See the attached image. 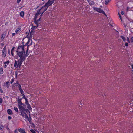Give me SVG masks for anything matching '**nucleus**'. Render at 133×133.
<instances>
[{
  "label": "nucleus",
  "instance_id": "33",
  "mask_svg": "<svg viewBox=\"0 0 133 133\" xmlns=\"http://www.w3.org/2000/svg\"><path fill=\"white\" fill-rule=\"evenodd\" d=\"M23 95H22V96H23V97H22V98H24L25 99H26V98L25 97V95H24V94H22Z\"/></svg>",
  "mask_w": 133,
  "mask_h": 133
},
{
  "label": "nucleus",
  "instance_id": "37",
  "mask_svg": "<svg viewBox=\"0 0 133 133\" xmlns=\"http://www.w3.org/2000/svg\"><path fill=\"white\" fill-rule=\"evenodd\" d=\"M128 43H125V45L126 46H128Z\"/></svg>",
  "mask_w": 133,
  "mask_h": 133
},
{
  "label": "nucleus",
  "instance_id": "17",
  "mask_svg": "<svg viewBox=\"0 0 133 133\" xmlns=\"http://www.w3.org/2000/svg\"><path fill=\"white\" fill-rule=\"evenodd\" d=\"M14 110L17 113H18V109L17 107H14Z\"/></svg>",
  "mask_w": 133,
  "mask_h": 133
},
{
  "label": "nucleus",
  "instance_id": "50",
  "mask_svg": "<svg viewBox=\"0 0 133 133\" xmlns=\"http://www.w3.org/2000/svg\"><path fill=\"white\" fill-rule=\"evenodd\" d=\"M122 17H120V19L121 20V21H122Z\"/></svg>",
  "mask_w": 133,
  "mask_h": 133
},
{
  "label": "nucleus",
  "instance_id": "4",
  "mask_svg": "<svg viewBox=\"0 0 133 133\" xmlns=\"http://www.w3.org/2000/svg\"><path fill=\"white\" fill-rule=\"evenodd\" d=\"M93 9L95 11L98 12L99 13H102L104 14L106 16H107V15L105 14L104 11L102 10L101 8L96 7H94L93 8Z\"/></svg>",
  "mask_w": 133,
  "mask_h": 133
},
{
  "label": "nucleus",
  "instance_id": "10",
  "mask_svg": "<svg viewBox=\"0 0 133 133\" xmlns=\"http://www.w3.org/2000/svg\"><path fill=\"white\" fill-rule=\"evenodd\" d=\"M18 97L17 98V102L18 103V105H22L23 106H24V105L23 104V103H22L21 102V100L22 99V98L20 99L19 98L18 96Z\"/></svg>",
  "mask_w": 133,
  "mask_h": 133
},
{
  "label": "nucleus",
  "instance_id": "35",
  "mask_svg": "<svg viewBox=\"0 0 133 133\" xmlns=\"http://www.w3.org/2000/svg\"><path fill=\"white\" fill-rule=\"evenodd\" d=\"M3 101V99L2 98H0V103L1 104L2 103Z\"/></svg>",
  "mask_w": 133,
  "mask_h": 133
},
{
  "label": "nucleus",
  "instance_id": "18",
  "mask_svg": "<svg viewBox=\"0 0 133 133\" xmlns=\"http://www.w3.org/2000/svg\"><path fill=\"white\" fill-rule=\"evenodd\" d=\"M9 82L8 81H7L6 83V86L7 88H9L10 85L9 84Z\"/></svg>",
  "mask_w": 133,
  "mask_h": 133
},
{
  "label": "nucleus",
  "instance_id": "19",
  "mask_svg": "<svg viewBox=\"0 0 133 133\" xmlns=\"http://www.w3.org/2000/svg\"><path fill=\"white\" fill-rule=\"evenodd\" d=\"M21 30V28H18L15 31L17 33L19 32Z\"/></svg>",
  "mask_w": 133,
  "mask_h": 133
},
{
  "label": "nucleus",
  "instance_id": "44",
  "mask_svg": "<svg viewBox=\"0 0 133 133\" xmlns=\"http://www.w3.org/2000/svg\"><path fill=\"white\" fill-rule=\"evenodd\" d=\"M121 14L122 15H123L124 14V12L123 11H122L121 12Z\"/></svg>",
  "mask_w": 133,
  "mask_h": 133
},
{
  "label": "nucleus",
  "instance_id": "20",
  "mask_svg": "<svg viewBox=\"0 0 133 133\" xmlns=\"http://www.w3.org/2000/svg\"><path fill=\"white\" fill-rule=\"evenodd\" d=\"M26 105H27L28 109L30 110H31L32 108H31L30 105L29 104H28Z\"/></svg>",
  "mask_w": 133,
  "mask_h": 133
},
{
  "label": "nucleus",
  "instance_id": "25",
  "mask_svg": "<svg viewBox=\"0 0 133 133\" xmlns=\"http://www.w3.org/2000/svg\"><path fill=\"white\" fill-rule=\"evenodd\" d=\"M3 73V69L2 68H1L0 69V74H2Z\"/></svg>",
  "mask_w": 133,
  "mask_h": 133
},
{
  "label": "nucleus",
  "instance_id": "43",
  "mask_svg": "<svg viewBox=\"0 0 133 133\" xmlns=\"http://www.w3.org/2000/svg\"><path fill=\"white\" fill-rule=\"evenodd\" d=\"M21 0H17V2L18 3H19L21 1Z\"/></svg>",
  "mask_w": 133,
  "mask_h": 133
},
{
  "label": "nucleus",
  "instance_id": "46",
  "mask_svg": "<svg viewBox=\"0 0 133 133\" xmlns=\"http://www.w3.org/2000/svg\"><path fill=\"white\" fill-rule=\"evenodd\" d=\"M0 91L1 93H3V91L2 89L0 90Z\"/></svg>",
  "mask_w": 133,
  "mask_h": 133
},
{
  "label": "nucleus",
  "instance_id": "8",
  "mask_svg": "<svg viewBox=\"0 0 133 133\" xmlns=\"http://www.w3.org/2000/svg\"><path fill=\"white\" fill-rule=\"evenodd\" d=\"M41 18L38 19V17H34V18L35 24L37 25L38 24V22L40 21Z\"/></svg>",
  "mask_w": 133,
  "mask_h": 133
},
{
  "label": "nucleus",
  "instance_id": "15",
  "mask_svg": "<svg viewBox=\"0 0 133 133\" xmlns=\"http://www.w3.org/2000/svg\"><path fill=\"white\" fill-rule=\"evenodd\" d=\"M7 113L9 115H12L13 114V113L11 109H8L7 110Z\"/></svg>",
  "mask_w": 133,
  "mask_h": 133
},
{
  "label": "nucleus",
  "instance_id": "14",
  "mask_svg": "<svg viewBox=\"0 0 133 133\" xmlns=\"http://www.w3.org/2000/svg\"><path fill=\"white\" fill-rule=\"evenodd\" d=\"M6 33V32L5 31L2 35L1 37V38L2 39H3L5 37Z\"/></svg>",
  "mask_w": 133,
  "mask_h": 133
},
{
  "label": "nucleus",
  "instance_id": "34",
  "mask_svg": "<svg viewBox=\"0 0 133 133\" xmlns=\"http://www.w3.org/2000/svg\"><path fill=\"white\" fill-rule=\"evenodd\" d=\"M25 103L27 104H29L28 103V100L27 98H26V99H25Z\"/></svg>",
  "mask_w": 133,
  "mask_h": 133
},
{
  "label": "nucleus",
  "instance_id": "11",
  "mask_svg": "<svg viewBox=\"0 0 133 133\" xmlns=\"http://www.w3.org/2000/svg\"><path fill=\"white\" fill-rule=\"evenodd\" d=\"M47 8H46L45 6H44L42 7L40 9L43 14L45 11L47 10Z\"/></svg>",
  "mask_w": 133,
  "mask_h": 133
},
{
  "label": "nucleus",
  "instance_id": "12",
  "mask_svg": "<svg viewBox=\"0 0 133 133\" xmlns=\"http://www.w3.org/2000/svg\"><path fill=\"white\" fill-rule=\"evenodd\" d=\"M2 53V55L4 57H5L6 55V49L5 48V47L4 48L3 50Z\"/></svg>",
  "mask_w": 133,
  "mask_h": 133
},
{
  "label": "nucleus",
  "instance_id": "24",
  "mask_svg": "<svg viewBox=\"0 0 133 133\" xmlns=\"http://www.w3.org/2000/svg\"><path fill=\"white\" fill-rule=\"evenodd\" d=\"M111 0H106L105 2V4L107 5Z\"/></svg>",
  "mask_w": 133,
  "mask_h": 133
},
{
  "label": "nucleus",
  "instance_id": "30",
  "mask_svg": "<svg viewBox=\"0 0 133 133\" xmlns=\"http://www.w3.org/2000/svg\"><path fill=\"white\" fill-rule=\"evenodd\" d=\"M30 131L32 133H36V132L33 129H31Z\"/></svg>",
  "mask_w": 133,
  "mask_h": 133
},
{
  "label": "nucleus",
  "instance_id": "57",
  "mask_svg": "<svg viewBox=\"0 0 133 133\" xmlns=\"http://www.w3.org/2000/svg\"><path fill=\"white\" fill-rule=\"evenodd\" d=\"M1 89V87H0V90Z\"/></svg>",
  "mask_w": 133,
  "mask_h": 133
},
{
  "label": "nucleus",
  "instance_id": "22",
  "mask_svg": "<svg viewBox=\"0 0 133 133\" xmlns=\"http://www.w3.org/2000/svg\"><path fill=\"white\" fill-rule=\"evenodd\" d=\"M15 47H13V48H12V49H11V54H12V56H14V55H13V51L14 50V49H15Z\"/></svg>",
  "mask_w": 133,
  "mask_h": 133
},
{
  "label": "nucleus",
  "instance_id": "13",
  "mask_svg": "<svg viewBox=\"0 0 133 133\" xmlns=\"http://www.w3.org/2000/svg\"><path fill=\"white\" fill-rule=\"evenodd\" d=\"M18 131L20 133H26L24 129L20 128L18 129Z\"/></svg>",
  "mask_w": 133,
  "mask_h": 133
},
{
  "label": "nucleus",
  "instance_id": "23",
  "mask_svg": "<svg viewBox=\"0 0 133 133\" xmlns=\"http://www.w3.org/2000/svg\"><path fill=\"white\" fill-rule=\"evenodd\" d=\"M120 37L123 40V41L125 42L126 41V39L123 36H121Z\"/></svg>",
  "mask_w": 133,
  "mask_h": 133
},
{
  "label": "nucleus",
  "instance_id": "16",
  "mask_svg": "<svg viewBox=\"0 0 133 133\" xmlns=\"http://www.w3.org/2000/svg\"><path fill=\"white\" fill-rule=\"evenodd\" d=\"M20 15L21 17H23L24 15V11H21L20 13Z\"/></svg>",
  "mask_w": 133,
  "mask_h": 133
},
{
  "label": "nucleus",
  "instance_id": "32",
  "mask_svg": "<svg viewBox=\"0 0 133 133\" xmlns=\"http://www.w3.org/2000/svg\"><path fill=\"white\" fill-rule=\"evenodd\" d=\"M9 63V61H8L6 62H4V64H8Z\"/></svg>",
  "mask_w": 133,
  "mask_h": 133
},
{
  "label": "nucleus",
  "instance_id": "42",
  "mask_svg": "<svg viewBox=\"0 0 133 133\" xmlns=\"http://www.w3.org/2000/svg\"><path fill=\"white\" fill-rule=\"evenodd\" d=\"M131 41L132 42H133V37H131Z\"/></svg>",
  "mask_w": 133,
  "mask_h": 133
},
{
  "label": "nucleus",
  "instance_id": "47",
  "mask_svg": "<svg viewBox=\"0 0 133 133\" xmlns=\"http://www.w3.org/2000/svg\"><path fill=\"white\" fill-rule=\"evenodd\" d=\"M15 33H13L12 34V36H14L15 35Z\"/></svg>",
  "mask_w": 133,
  "mask_h": 133
},
{
  "label": "nucleus",
  "instance_id": "5",
  "mask_svg": "<svg viewBox=\"0 0 133 133\" xmlns=\"http://www.w3.org/2000/svg\"><path fill=\"white\" fill-rule=\"evenodd\" d=\"M93 9L95 11L98 12L99 13H102L104 14L106 16H107V15L105 14L104 11L102 10L101 8L96 7H94L93 8Z\"/></svg>",
  "mask_w": 133,
  "mask_h": 133
},
{
  "label": "nucleus",
  "instance_id": "28",
  "mask_svg": "<svg viewBox=\"0 0 133 133\" xmlns=\"http://www.w3.org/2000/svg\"><path fill=\"white\" fill-rule=\"evenodd\" d=\"M21 114H20L23 117L24 116H25L24 115V114L25 113L24 112H24H21Z\"/></svg>",
  "mask_w": 133,
  "mask_h": 133
},
{
  "label": "nucleus",
  "instance_id": "55",
  "mask_svg": "<svg viewBox=\"0 0 133 133\" xmlns=\"http://www.w3.org/2000/svg\"><path fill=\"white\" fill-rule=\"evenodd\" d=\"M80 104L81 105H82V103H81V102H80Z\"/></svg>",
  "mask_w": 133,
  "mask_h": 133
},
{
  "label": "nucleus",
  "instance_id": "3",
  "mask_svg": "<svg viewBox=\"0 0 133 133\" xmlns=\"http://www.w3.org/2000/svg\"><path fill=\"white\" fill-rule=\"evenodd\" d=\"M24 51H25L24 49V46L22 45L18 46L17 50H16V52L17 53Z\"/></svg>",
  "mask_w": 133,
  "mask_h": 133
},
{
  "label": "nucleus",
  "instance_id": "53",
  "mask_svg": "<svg viewBox=\"0 0 133 133\" xmlns=\"http://www.w3.org/2000/svg\"><path fill=\"white\" fill-rule=\"evenodd\" d=\"M131 66H132V68L133 69V65L132 64Z\"/></svg>",
  "mask_w": 133,
  "mask_h": 133
},
{
  "label": "nucleus",
  "instance_id": "26",
  "mask_svg": "<svg viewBox=\"0 0 133 133\" xmlns=\"http://www.w3.org/2000/svg\"><path fill=\"white\" fill-rule=\"evenodd\" d=\"M25 118L26 119H28V120L30 122V121H29V119L27 115V114H26V113H25Z\"/></svg>",
  "mask_w": 133,
  "mask_h": 133
},
{
  "label": "nucleus",
  "instance_id": "48",
  "mask_svg": "<svg viewBox=\"0 0 133 133\" xmlns=\"http://www.w3.org/2000/svg\"><path fill=\"white\" fill-rule=\"evenodd\" d=\"M7 67V65L6 64H5L4 65V67L5 68H6V67Z\"/></svg>",
  "mask_w": 133,
  "mask_h": 133
},
{
  "label": "nucleus",
  "instance_id": "27",
  "mask_svg": "<svg viewBox=\"0 0 133 133\" xmlns=\"http://www.w3.org/2000/svg\"><path fill=\"white\" fill-rule=\"evenodd\" d=\"M3 126L1 124H0V130H3Z\"/></svg>",
  "mask_w": 133,
  "mask_h": 133
},
{
  "label": "nucleus",
  "instance_id": "40",
  "mask_svg": "<svg viewBox=\"0 0 133 133\" xmlns=\"http://www.w3.org/2000/svg\"><path fill=\"white\" fill-rule=\"evenodd\" d=\"M14 133H18L17 130V129H16L14 131Z\"/></svg>",
  "mask_w": 133,
  "mask_h": 133
},
{
  "label": "nucleus",
  "instance_id": "6",
  "mask_svg": "<svg viewBox=\"0 0 133 133\" xmlns=\"http://www.w3.org/2000/svg\"><path fill=\"white\" fill-rule=\"evenodd\" d=\"M24 106L21 105H18V107L20 111V112H24V113L25 112H26V111L28 110L27 109H25Z\"/></svg>",
  "mask_w": 133,
  "mask_h": 133
},
{
  "label": "nucleus",
  "instance_id": "56",
  "mask_svg": "<svg viewBox=\"0 0 133 133\" xmlns=\"http://www.w3.org/2000/svg\"><path fill=\"white\" fill-rule=\"evenodd\" d=\"M132 22H133V20H132ZM132 28V29H133V28Z\"/></svg>",
  "mask_w": 133,
  "mask_h": 133
},
{
  "label": "nucleus",
  "instance_id": "41",
  "mask_svg": "<svg viewBox=\"0 0 133 133\" xmlns=\"http://www.w3.org/2000/svg\"><path fill=\"white\" fill-rule=\"evenodd\" d=\"M130 8L128 7H127V9H126V10L127 11H129V9Z\"/></svg>",
  "mask_w": 133,
  "mask_h": 133
},
{
  "label": "nucleus",
  "instance_id": "60",
  "mask_svg": "<svg viewBox=\"0 0 133 133\" xmlns=\"http://www.w3.org/2000/svg\"><path fill=\"white\" fill-rule=\"evenodd\" d=\"M55 0H54V1Z\"/></svg>",
  "mask_w": 133,
  "mask_h": 133
},
{
  "label": "nucleus",
  "instance_id": "7",
  "mask_svg": "<svg viewBox=\"0 0 133 133\" xmlns=\"http://www.w3.org/2000/svg\"><path fill=\"white\" fill-rule=\"evenodd\" d=\"M54 0H49L47 3L45 4L44 6L46 8H48L51 5L54 3Z\"/></svg>",
  "mask_w": 133,
  "mask_h": 133
},
{
  "label": "nucleus",
  "instance_id": "38",
  "mask_svg": "<svg viewBox=\"0 0 133 133\" xmlns=\"http://www.w3.org/2000/svg\"><path fill=\"white\" fill-rule=\"evenodd\" d=\"M12 119V117L10 116H9L8 117V119L9 120H10Z\"/></svg>",
  "mask_w": 133,
  "mask_h": 133
},
{
  "label": "nucleus",
  "instance_id": "36",
  "mask_svg": "<svg viewBox=\"0 0 133 133\" xmlns=\"http://www.w3.org/2000/svg\"><path fill=\"white\" fill-rule=\"evenodd\" d=\"M111 23V20H110V22H109V26H112V25L111 24H110V23Z\"/></svg>",
  "mask_w": 133,
  "mask_h": 133
},
{
  "label": "nucleus",
  "instance_id": "39",
  "mask_svg": "<svg viewBox=\"0 0 133 133\" xmlns=\"http://www.w3.org/2000/svg\"><path fill=\"white\" fill-rule=\"evenodd\" d=\"M127 41L128 43H130V41L129 40V39L128 37H127Z\"/></svg>",
  "mask_w": 133,
  "mask_h": 133
},
{
  "label": "nucleus",
  "instance_id": "51",
  "mask_svg": "<svg viewBox=\"0 0 133 133\" xmlns=\"http://www.w3.org/2000/svg\"><path fill=\"white\" fill-rule=\"evenodd\" d=\"M118 14H119V17H121V16L120 14L119 13H118Z\"/></svg>",
  "mask_w": 133,
  "mask_h": 133
},
{
  "label": "nucleus",
  "instance_id": "9",
  "mask_svg": "<svg viewBox=\"0 0 133 133\" xmlns=\"http://www.w3.org/2000/svg\"><path fill=\"white\" fill-rule=\"evenodd\" d=\"M40 14H41V16H43L42 15L43 13H42V12L39 9L38 10L37 12L35 14V16L34 17H37L38 16H39Z\"/></svg>",
  "mask_w": 133,
  "mask_h": 133
},
{
  "label": "nucleus",
  "instance_id": "59",
  "mask_svg": "<svg viewBox=\"0 0 133 133\" xmlns=\"http://www.w3.org/2000/svg\"><path fill=\"white\" fill-rule=\"evenodd\" d=\"M4 84H5V83Z\"/></svg>",
  "mask_w": 133,
  "mask_h": 133
},
{
  "label": "nucleus",
  "instance_id": "1",
  "mask_svg": "<svg viewBox=\"0 0 133 133\" xmlns=\"http://www.w3.org/2000/svg\"><path fill=\"white\" fill-rule=\"evenodd\" d=\"M28 49L26 51V52L25 53V51L22 52L18 53L17 54V57H20V59H19L20 61L23 62L26 58L28 56L27 52L28 51Z\"/></svg>",
  "mask_w": 133,
  "mask_h": 133
},
{
  "label": "nucleus",
  "instance_id": "52",
  "mask_svg": "<svg viewBox=\"0 0 133 133\" xmlns=\"http://www.w3.org/2000/svg\"><path fill=\"white\" fill-rule=\"evenodd\" d=\"M8 53H9H9H10V50H8Z\"/></svg>",
  "mask_w": 133,
  "mask_h": 133
},
{
  "label": "nucleus",
  "instance_id": "54",
  "mask_svg": "<svg viewBox=\"0 0 133 133\" xmlns=\"http://www.w3.org/2000/svg\"><path fill=\"white\" fill-rule=\"evenodd\" d=\"M16 84H19L18 83V82H16Z\"/></svg>",
  "mask_w": 133,
  "mask_h": 133
},
{
  "label": "nucleus",
  "instance_id": "2",
  "mask_svg": "<svg viewBox=\"0 0 133 133\" xmlns=\"http://www.w3.org/2000/svg\"><path fill=\"white\" fill-rule=\"evenodd\" d=\"M23 62L21 61H20L18 59L17 62L16 60H15V61L14 66L15 68H16L18 67L19 68L22 64V63Z\"/></svg>",
  "mask_w": 133,
  "mask_h": 133
},
{
  "label": "nucleus",
  "instance_id": "31",
  "mask_svg": "<svg viewBox=\"0 0 133 133\" xmlns=\"http://www.w3.org/2000/svg\"><path fill=\"white\" fill-rule=\"evenodd\" d=\"M18 87L19 90L22 89L21 86L19 84H18Z\"/></svg>",
  "mask_w": 133,
  "mask_h": 133
},
{
  "label": "nucleus",
  "instance_id": "29",
  "mask_svg": "<svg viewBox=\"0 0 133 133\" xmlns=\"http://www.w3.org/2000/svg\"><path fill=\"white\" fill-rule=\"evenodd\" d=\"M20 93H21L22 94H24V92L23 90H22V89H21V90H19Z\"/></svg>",
  "mask_w": 133,
  "mask_h": 133
},
{
  "label": "nucleus",
  "instance_id": "21",
  "mask_svg": "<svg viewBox=\"0 0 133 133\" xmlns=\"http://www.w3.org/2000/svg\"><path fill=\"white\" fill-rule=\"evenodd\" d=\"M38 26V25H37L36 26H32V30L34 29L35 28H37Z\"/></svg>",
  "mask_w": 133,
  "mask_h": 133
},
{
  "label": "nucleus",
  "instance_id": "58",
  "mask_svg": "<svg viewBox=\"0 0 133 133\" xmlns=\"http://www.w3.org/2000/svg\"><path fill=\"white\" fill-rule=\"evenodd\" d=\"M30 120H31V118H30Z\"/></svg>",
  "mask_w": 133,
  "mask_h": 133
},
{
  "label": "nucleus",
  "instance_id": "49",
  "mask_svg": "<svg viewBox=\"0 0 133 133\" xmlns=\"http://www.w3.org/2000/svg\"><path fill=\"white\" fill-rule=\"evenodd\" d=\"M124 26L125 27H126L127 26L124 23Z\"/></svg>",
  "mask_w": 133,
  "mask_h": 133
},
{
  "label": "nucleus",
  "instance_id": "45",
  "mask_svg": "<svg viewBox=\"0 0 133 133\" xmlns=\"http://www.w3.org/2000/svg\"><path fill=\"white\" fill-rule=\"evenodd\" d=\"M14 81V79H12L11 81V84H12Z\"/></svg>",
  "mask_w": 133,
  "mask_h": 133
}]
</instances>
